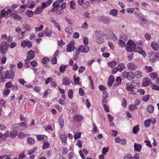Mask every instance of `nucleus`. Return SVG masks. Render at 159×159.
I'll return each mask as SVG.
<instances>
[{
  "label": "nucleus",
  "mask_w": 159,
  "mask_h": 159,
  "mask_svg": "<svg viewBox=\"0 0 159 159\" xmlns=\"http://www.w3.org/2000/svg\"><path fill=\"white\" fill-rule=\"evenodd\" d=\"M135 46V43L131 39H129L127 43L126 50L129 52H137L136 51L138 49L137 48H136Z\"/></svg>",
  "instance_id": "f257e3e1"
},
{
  "label": "nucleus",
  "mask_w": 159,
  "mask_h": 159,
  "mask_svg": "<svg viewBox=\"0 0 159 159\" xmlns=\"http://www.w3.org/2000/svg\"><path fill=\"white\" fill-rule=\"evenodd\" d=\"M9 46V44L5 41H2L0 44V51L3 54L6 52Z\"/></svg>",
  "instance_id": "f03ea898"
},
{
  "label": "nucleus",
  "mask_w": 159,
  "mask_h": 159,
  "mask_svg": "<svg viewBox=\"0 0 159 159\" xmlns=\"http://www.w3.org/2000/svg\"><path fill=\"white\" fill-rule=\"evenodd\" d=\"M121 76L124 78H127L129 80H131L134 76V73L132 71L127 72L124 71L121 74Z\"/></svg>",
  "instance_id": "7ed1b4c3"
},
{
  "label": "nucleus",
  "mask_w": 159,
  "mask_h": 159,
  "mask_svg": "<svg viewBox=\"0 0 159 159\" xmlns=\"http://www.w3.org/2000/svg\"><path fill=\"white\" fill-rule=\"evenodd\" d=\"M95 40L98 44H100L103 42V39L101 37V34H100L98 31H96Z\"/></svg>",
  "instance_id": "20e7f679"
},
{
  "label": "nucleus",
  "mask_w": 159,
  "mask_h": 159,
  "mask_svg": "<svg viewBox=\"0 0 159 159\" xmlns=\"http://www.w3.org/2000/svg\"><path fill=\"white\" fill-rule=\"evenodd\" d=\"M79 52L87 53L89 50V47L86 45H80L79 48Z\"/></svg>",
  "instance_id": "39448f33"
},
{
  "label": "nucleus",
  "mask_w": 159,
  "mask_h": 159,
  "mask_svg": "<svg viewBox=\"0 0 159 159\" xmlns=\"http://www.w3.org/2000/svg\"><path fill=\"white\" fill-rule=\"evenodd\" d=\"M75 48L74 43L73 42L71 41L67 45L66 50L67 52H70L73 51Z\"/></svg>",
  "instance_id": "423d86ee"
},
{
  "label": "nucleus",
  "mask_w": 159,
  "mask_h": 159,
  "mask_svg": "<svg viewBox=\"0 0 159 159\" xmlns=\"http://www.w3.org/2000/svg\"><path fill=\"white\" fill-rule=\"evenodd\" d=\"M21 45L23 48H25L28 47L29 48H30L32 47V43L31 42L29 41H26L24 40L21 42Z\"/></svg>",
  "instance_id": "0eeeda50"
},
{
  "label": "nucleus",
  "mask_w": 159,
  "mask_h": 159,
  "mask_svg": "<svg viewBox=\"0 0 159 159\" xmlns=\"http://www.w3.org/2000/svg\"><path fill=\"white\" fill-rule=\"evenodd\" d=\"M14 71L13 70H7L5 75L7 79H11L14 77Z\"/></svg>",
  "instance_id": "6e6552de"
},
{
  "label": "nucleus",
  "mask_w": 159,
  "mask_h": 159,
  "mask_svg": "<svg viewBox=\"0 0 159 159\" xmlns=\"http://www.w3.org/2000/svg\"><path fill=\"white\" fill-rule=\"evenodd\" d=\"M149 61L151 62L155 61L157 55L154 52L152 51L150 52H149Z\"/></svg>",
  "instance_id": "1a4fd4ad"
},
{
  "label": "nucleus",
  "mask_w": 159,
  "mask_h": 159,
  "mask_svg": "<svg viewBox=\"0 0 159 159\" xmlns=\"http://www.w3.org/2000/svg\"><path fill=\"white\" fill-rule=\"evenodd\" d=\"M151 83V80L148 77H146L143 80L142 85L145 87L148 86Z\"/></svg>",
  "instance_id": "9d476101"
},
{
  "label": "nucleus",
  "mask_w": 159,
  "mask_h": 159,
  "mask_svg": "<svg viewBox=\"0 0 159 159\" xmlns=\"http://www.w3.org/2000/svg\"><path fill=\"white\" fill-rule=\"evenodd\" d=\"M35 57V53L32 50H30L28 51L27 54V58L30 60L33 59Z\"/></svg>",
  "instance_id": "9b49d317"
},
{
  "label": "nucleus",
  "mask_w": 159,
  "mask_h": 159,
  "mask_svg": "<svg viewBox=\"0 0 159 159\" xmlns=\"http://www.w3.org/2000/svg\"><path fill=\"white\" fill-rule=\"evenodd\" d=\"M127 66L129 70L132 71H134L137 69V66L132 62L128 63L127 65Z\"/></svg>",
  "instance_id": "f8f14e48"
},
{
  "label": "nucleus",
  "mask_w": 159,
  "mask_h": 159,
  "mask_svg": "<svg viewBox=\"0 0 159 159\" xmlns=\"http://www.w3.org/2000/svg\"><path fill=\"white\" fill-rule=\"evenodd\" d=\"M140 84L139 83V80H136L133 81L131 83V85L134 88L137 89L139 87Z\"/></svg>",
  "instance_id": "ddd939ff"
},
{
  "label": "nucleus",
  "mask_w": 159,
  "mask_h": 159,
  "mask_svg": "<svg viewBox=\"0 0 159 159\" xmlns=\"http://www.w3.org/2000/svg\"><path fill=\"white\" fill-rule=\"evenodd\" d=\"M134 147L135 151L139 152L141 151L142 146L141 144L136 143H134Z\"/></svg>",
  "instance_id": "4468645a"
},
{
  "label": "nucleus",
  "mask_w": 159,
  "mask_h": 159,
  "mask_svg": "<svg viewBox=\"0 0 159 159\" xmlns=\"http://www.w3.org/2000/svg\"><path fill=\"white\" fill-rule=\"evenodd\" d=\"M115 79L113 76L111 75L108 78L107 84L109 87H111L113 82L114 81Z\"/></svg>",
  "instance_id": "2eb2a0df"
},
{
  "label": "nucleus",
  "mask_w": 159,
  "mask_h": 159,
  "mask_svg": "<svg viewBox=\"0 0 159 159\" xmlns=\"http://www.w3.org/2000/svg\"><path fill=\"white\" fill-rule=\"evenodd\" d=\"M62 83L65 85H69L70 84V79L67 77H64L62 81Z\"/></svg>",
  "instance_id": "dca6fc26"
},
{
  "label": "nucleus",
  "mask_w": 159,
  "mask_h": 159,
  "mask_svg": "<svg viewBox=\"0 0 159 159\" xmlns=\"http://www.w3.org/2000/svg\"><path fill=\"white\" fill-rule=\"evenodd\" d=\"M151 45L152 48L155 50L157 51L158 50L159 48V45L157 43L153 42L151 43Z\"/></svg>",
  "instance_id": "f3484780"
},
{
  "label": "nucleus",
  "mask_w": 159,
  "mask_h": 159,
  "mask_svg": "<svg viewBox=\"0 0 159 159\" xmlns=\"http://www.w3.org/2000/svg\"><path fill=\"white\" fill-rule=\"evenodd\" d=\"M23 26L24 29L27 31H31L32 30L31 25L26 23L23 24Z\"/></svg>",
  "instance_id": "a211bd4d"
},
{
  "label": "nucleus",
  "mask_w": 159,
  "mask_h": 159,
  "mask_svg": "<svg viewBox=\"0 0 159 159\" xmlns=\"http://www.w3.org/2000/svg\"><path fill=\"white\" fill-rule=\"evenodd\" d=\"M61 139L62 141V143L64 145L67 143L66 139L67 136L66 135L62 134L60 136Z\"/></svg>",
  "instance_id": "6ab92c4d"
},
{
  "label": "nucleus",
  "mask_w": 159,
  "mask_h": 159,
  "mask_svg": "<svg viewBox=\"0 0 159 159\" xmlns=\"http://www.w3.org/2000/svg\"><path fill=\"white\" fill-rule=\"evenodd\" d=\"M134 75L137 78L140 79L142 77L143 74L140 71L137 70L135 72Z\"/></svg>",
  "instance_id": "aec40b11"
},
{
  "label": "nucleus",
  "mask_w": 159,
  "mask_h": 159,
  "mask_svg": "<svg viewBox=\"0 0 159 159\" xmlns=\"http://www.w3.org/2000/svg\"><path fill=\"white\" fill-rule=\"evenodd\" d=\"M52 33V30L48 28H47L45 31V35L48 37L51 36Z\"/></svg>",
  "instance_id": "412c9836"
},
{
  "label": "nucleus",
  "mask_w": 159,
  "mask_h": 159,
  "mask_svg": "<svg viewBox=\"0 0 159 159\" xmlns=\"http://www.w3.org/2000/svg\"><path fill=\"white\" fill-rule=\"evenodd\" d=\"M83 117L81 116L76 115L73 117V120L77 121H80L83 119Z\"/></svg>",
  "instance_id": "4be33fe9"
},
{
  "label": "nucleus",
  "mask_w": 159,
  "mask_h": 159,
  "mask_svg": "<svg viewBox=\"0 0 159 159\" xmlns=\"http://www.w3.org/2000/svg\"><path fill=\"white\" fill-rule=\"evenodd\" d=\"M117 67L119 69V71L121 72L124 70L125 69L124 64L123 63H121L119 64Z\"/></svg>",
  "instance_id": "5701e85b"
},
{
  "label": "nucleus",
  "mask_w": 159,
  "mask_h": 159,
  "mask_svg": "<svg viewBox=\"0 0 159 159\" xmlns=\"http://www.w3.org/2000/svg\"><path fill=\"white\" fill-rule=\"evenodd\" d=\"M28 143L30 145H33L35 143L34 139L32 137L28 138L27 139Z\"/></svg>",
  "instance_id": "b1692460"
},
{
  "label": "nucleus",
  "mask_w": 159,
  "mask_h": 159,
  "mask_svg": "<svg viewBox=\"0 0 159 159\" xmlns=\"http://www.w3.org/2000/svg\"><path fill=\"white\" fill-rule=\"evenodd\" d=\"M148 111L150 113H152L154 111V107L152 105H149L147 108Z\"/></svg>",
  "instance_id": "393cba45"
},
{
  "label": "nucleus",
  "mask_w": 159,
  "mask_h": 159,
  "mask_svg": "<svg viewBox=\"0 0 159 159\" xmlns=\"http://www.w3.org/2000/svg\"><path fill=\"white\" fill-rule=\"evenodd\" d=\"M101 21L104 24L108 23L110 22V20L107 17H102L101 18Z\"/></svg>",
  "instance_id": "a878e982"
},
{
  "label": "nucleus",
  "mask_w": 159,
  "mask_h": 159,
  "mask_svg": "<svg viewBox=\"0 0 159 159\" xmlns=\"http://www.w3.org/2000/svg\"><path fill=\"white\" fill-rule=\"evenodd\" d=\"M139 125H137L133 127L132 132L134 134H137L139 132Z\"/></svg>",
  "instance_id": "bb28decb"
},
{
  "label": "nucleus",
  "mask_w": 159,
  "mask_h": 159,
  "mask_svg": "<svg viewBox=\"0 0 159 159\" xmlns=\"http://www.w3.org/2000/svg\"><path fill=\"white\" fill-rule=\"evenodd\" d=\"M117 63L115 61H112L108 62V65L110 67L113 68L116 65Z\"/></svg>",
  "instance_id": "cd10ccee"
},
{
  "label": "nucleus",
  "mask_w": 159,
  "mask_h": 159,
  "mask_svg": "<svg viewBox=\"0 0 159 159\" xmlns=\"http://www.w3.org/2000/svg\"><path fill=\"white\" fill-rule=\"evenodd\" d=\"M30 59H25L24 61V66L25 68H28L30 66V64H29Z\"/></svg>",
  "instance_id": "c85d7f7f"
},
{
  "label": "nucleus",
  "mask_w": 159,
  "mask_h": 159,
  "mask_svg": "<svg viewBox=\"0 0 159 159\" xmlns=\"http://www.w3.org/2000/svg\"><path fill=\"white\" fill-rule=\"evenodd\" d=\"M50 61V59L47 57H44L41 60V62L43 64H46Z\"/></svg>",
  "instance_id": "c756f323"
},
{
  "label": "nucleus",
  "mask_w": 159,
  "mask_h": 159,
  "mask_svg": "<svg viewBox=\"0 0 159 159\" xmlns=\"http://www.w3.org/2000/svg\"><path fill=\"white\" fill-rule=\"evenodd\" d=\"M149 75L151 78L153 80L156 79L158 76L157 73L154 72L151 73H150Z\"/></svg>",
  "instance_id": "7c9ffc66"
},
{
  "label": "nucleus",
  "mask_w": 159,
  "mask_h": 159,
  "mask_svg": "<svg viewBox=\"0 0 159 159\" xmlns=\"http://www.w3.org/2000/svg\"><path fill=\"white\" fill-rule=\"evenodd\" d=\"M7 79V78L5 75V74L4 75L3 73L2 75H0V82H4Z\"/></svg>",
  "instance_id": "2f4dec72"
},
{
  "label": "nucleus",
  "mask_w": 159,
  "mask_h": 159,
  "mask_svg": "<svg viewBox=\"0 0 159 159\" xmlns=\"http://www.w3.org/2000/svg\"><path fill=\"white\" fill-rule=\"evenodd\" d=\"M59 123L61 128H62L64 125V122L63 120L62 117H60L59 119Z\"/></svg>",
  "instance_id": "473e14b6"
},
{
  "label": "nucleus",
  "mask_w": 159,
  "mask_h": 159,
  "mask_svg": "<svg viewBox=\"0 0 159 159\" xmlns=\"http://www.w3.org/2000/svg\"><path fill=\"white\" fill-rule=\"evenodd\" d=\"M136 52L142 54L144 57H145L146 56L145 53L143 50L142 48H141V47H140L139 49H138L137 51H136Z\"/></svg>",
  "instance_id": "72a5a7b5"
},
{
  "label": "nucleus",
  "mask_w": 159,
  "mask_h": 159,
  "mask_svg": "<svg viewBox=\"0 0 159 159\" xmlns=\"http://www.w3.org/2000/svg\"><path fill=\"white\" fill-rule=\"evenodd\" d=\"M117 11L116 9H113L110 11L109 14L112 16H116L117 15Z\"/></svg>",
  "instance_id": "f704fd0d"
},
{
  "label": "nucleus",
  "mask_w": 159,
  "mask_h": 159,
  "mask_svg": "<svg viewBox=\"0 0 159 159\" xmlns=\"http://www.w3.org/2000/svg\"><path fill=\"white\" fill-rule=\"evenodd\" d=\"M145 126L146 127L148 128L149 127L151 124V120L148 119L144 122Z\"/></svg>",
  "instance_id": "c9c22d12"
},
{
  "label": "nucleus",
  "mask_w": 159,
  "mask_h": 159,
  "mask_svg": "<svg viewBox=\"0 0 159 159\" xmlns=\"http://www.w3.org/2000/svg\"><path fill=\"white\" fill-rule=\"evenodd\" d=\"M7 14V12L5 10L3 9L0 12V15L1 17H4Z\"/></svg>",
  "instance_id": "e433bc0d"
},
{
  "label": "nucleus",
  "mask_w": 159,
  "mask_h": 159,
  "mask_svg": "<svg viewBox=\"0 0 159 159\" xmlns=\"http://www.w3.org/2000/svg\"><path fill=\"white\" fill-rule=\"evenodd\" d=\"M67 67V65L61 66L60 67V71L61 73H63L65 70L66 68Z\"/></svg>",
  "instance_id": "4c0bfd02"
},
{
  "label": "nucleus",
  "mask_w": 159,
  "mask_h": 159,
  "mask_svg": "<svg viewBox=\"0 0 159 159\" xmlns=\"http://www.w3.org/2000/svg\"><path fill=\"white\" fill-rule=\"evenodd\" d=\"M129 110L131 111H133L137 109V107L135 105L132 104L129 106Z\"/></svg>",
  "instance_id": "58836bf2"
},
{
  "label": "nucleus",
  "mask_w": 159,
  "mask_h": 159,
  "mask_svg": "<svg viewBox=\"0 0 159 159\" xmlns=\"http://www.w3.org/2000/svg\"><path fill=\"white\" fill-rule=\"evenodd\" d=\"M50 146V144L48 142H45L43 143V149L48 148Z\"/></svg>",
  "instance_id": "ea45409f"
},
{
  "label": "nucleus",
  "mask_w": 159,
  "mask_h": 159,
  "mask_svg": "<svg viewBox=\"0 0 159 159\" xmlns=\"http://www.w3.org/2000/svg\"><path fill=\"white\" fill-rule=\"evenodd\" d=\"M9 134L11 136L13 137H15L17 135V132L16 130H13L10 131Z\"/></svg>",
  "instance_id": "a19ab883"
},
{
  "label": "nucleus",
  "mask_w": 159,
  "mask_h": 159,
  "mask_svg": "<svg viewBox=\"0 0 159 159\" xmlns=\"http://www.w3.org/2000/svg\"><path fill=\"white\" fill-rule=\"evenodd\" d=\"M74 53H75V54L74 55V57L73 58L74 60H75L78 58L79 53L78 51L77 50H76L75 52H74Z\"/></svg>",
  "instance_id": "79ce46f5"
},
{
  "label": "nucleus",
  "mask_w": 159,
  "mask_h": 159,
  "mask_svg": "<svg viewBox=\"0 0 159 159\" xmlns=\"http://www.w3.org/2000/svg\"><path fill=\"white\" fill-rule=\"evenodd\" d=\"M149 95H146L143 96V101L144 102H147L149 100Z\"/></svg>",
  "instance_id": "37998d69"
},
{
  "label": "nucleus",
  "mask_w": 159,
  "mask_h": 159,
  "mask_svg": "<svg viewBox=\"0 0 159 159\" xmlns=\"http://www.w3.org/2000/svg\"><path fill=\"white\" fill-rule=\"evenodd\" d=\"M43 10L41 7H38L34 12V13L35 14H39Z\"/></svg>",
  "instance_id": "c03bdc74"
},
{
  "label": "nucleus",
  "mask_w": 159,
  "mask_h": 159,
  "mask_svg": "<svg viewBox=\"0 0 159 159\" xmlns=\"http://www.w3.org/2000/svg\"><path fill=\"white\" fill-rule=\"evenodd\" d=\"M73 90L71 89H69L68 92V96L70 98H71L73 97Z\"/></svg>",
  "instance_id": "a18cd8bd"
},
{
  "label": "nucleus",
  "mask_w": 159,
  "mask_h": 159,
  "mask_svg": "<svg viewBox=\"0 0 159 159\" xmlns=\"http://www.w3.org/2000/svg\"><path fill=\"white\" fill-rule=\"evenodd\" d=\"M90 5V3L89 1H86L85 3L83 5V7L84 9H86L89 7Z\"/></svg>",
  "instance_id": "49530a36"
},
{
  "label": "nucleus",
  "mask_w": 159,
  "mask_h": 159,
  "mask_svg": "<svg viewBox=\"0 0 159 159\" xmlns=\"http://www.w3.org/2000/svg\"><path fill=\"white\" fill-rule=\"evenodd\" d=\"M75 2L71 1L70 3V8L73 9H75Z\"/></svg>",
  "instance_id": "de8ad7c7"
},
{
  "label": "nucleus",
  "mask_w": 159,
  "mask_h": 159,
  "mask_svg": "<svg viewBox=\"0 0 159 159\" xmlns=\"http://www.w3.org/2000/svg\"><path fill=\"white\" fill-rule=\"evenodd\" d=\"M26 14L29 17H31L33 15V12L31 11H26Z\"/></svg>",
  "instance_id": "09e8293b"
},
{
  "label": "nucleus",
  "mask_w": 159,
  "mask_h": 159,
  "mask_svg": "<svg viewBox=\"0 0 159 159\" xmlns=\"http://www.w3.org/2000/svg\"><path fill=\"white\" fill-rule=\"evenodd\" d=\"M145 69L146 70V71L147 72H149L153 70L152 67L150 66H146Z\"/></svg>",
  "instance_id": "8fccbe9b"
},
{
  "label": "nucleus",
  "mask_w": 159,
  "mask_h": 159,
  "mask_svg": "<svg viewBox=\"0 0 159 159\" xmlns=\"http://www.w3.org/2000/svg\"><path fill=\"white\" fill-rule=\"evenodd\" d=\"M75 74L74 75V83L75 84H79V80L80 79V78L79 77L75 78Z\"/></svg>",
  "instance_id": "3c124183"
},
{
  "label": "nucleus",
  "mask_w": 159,
  "mask_h": 159,
  "mask_svg": "<svg viewBox=\"0 0 159 159\" xmlns=\"http://www.w3.org/2000/svg\"><path fill=\"white\" fill-rule=\"evenodd\" d=\"M118 44L120 46L123 47L125 45V43L122 40H119Z\"/></svg>",
  "instance_id": "603ef678"
},
{
  "label": "nucleus",
  "mask_w": 159,
  "mask_h": 159,
  "mask_svg": "<svg viewBox=\"0 0 159 159\" xmlns=\"http://www.w3.org/2000/svg\"><path fill=\"white\" fill-rule=\"evenodd\" d=\"M85 70V67L84 66H81L80 67L79 70L78 71L80 73H83Z\"/></svg>",
  "instance_id": "864d4df0"
},
{
  "label": "nucleus",
  "mask_w": 159,
  "mask_h": 159,
  "mask_svg": "<svg viewBox=\"0 0 159 159\" xmlns=\"http://www.w3.org/2000/svg\"><path fill=\"white\" fill-rule=\"evenodd\" d=\"M81 134L80 132H78L75 133L74 135V138L75 139H78L80 137Z\"/></svg>",
  "instance_id": "5fc2aeb1"
},
{
  "label": "nucleus",
  "mask_w": 159,
  "mask_h": 159,
  "mask_svg": "<svg viewBox=\"0 0 159 159\" xmlns=\"http://www.w3.org/2000/svg\"><path fill=\"white\" fill-rule=\"evenodd\" d=\"M43 25H40V26L38 27H36L35 28V31L36 32H39L41 31L43 28Z\"/></svg>",
  "instance_id": "6e6d98bb"
},
{
  "label": "nucleus",
  "mask_w": 159,
  "mask_h": 159,
  "mask_svg": "<svg viewBox=\"0 0 159 159\" xmlns=\"http://www.w3.org/2000/svg\"><path fill=\"white\" fill-rule=\"evenodd\" d=\"M52 6L53 7L56 8V10H58L57 8L59 7L60 5L56 2H54L52 4Z\"/></svg>",
  "instance_id": "4d7b16f0"
},
{
  "label": "nucleus",
  "mask_w": 159,
  "mask_h": 159,
  "mask_svg": "<svg viewBox=\"0 0 159 159\" xmlns=\"http://www.w3.org/2000/svg\"><path fill=\"white\" fill-rule=\"evenodd\" d=\"M83 41L84 45H87L88 44V38L87 37H85L83 38Z\"/></svg>",
  "instance_id": "13d9d810"
},
{
  "label": "nucleus",
  "mask_w": 159,
  "mask_h": 159,
  "mask_svg": "<svg viewBox=\"0 0 159 159\" xmlns=\"http://www.w3.org/2000/svg\"><path fill=\"white\" fill-rule=\"evenodd\" d=\"M10 92V90L9 89H5L3 92V95L5 97H7L9 94Z\"/></svg>",
  "instance_id": "bf43d9fd"
},
{
  "label": "nucleus",
  "mask_w": 159,
  "mask_h": 159,
  "mask_svg": "<svg viewBox=\"0 0 159 159\" xmlns=\"http://www.w3.org/2000/svg\"><path fill=\"white\" fill-rule=\"evenodd\" d=\"M82 28L84 30H87L89 28L88 25L86 22H85L82 25Z\"/></svg>",
  "instance_id": "052dcab7"
},
{
  "label": "nucleus",
  "mask_w": 159,
  "mask_h": 159,
  "mask_svg": "<svg viewBox=\"0 0 159 159\" xmlns=\"http://www.w3.org/2000/svg\"><path fill=\"white\" fill-rule=\"evenodd\" d=\"M30 64L33 67H36L37 65V62L34 61L33 60L30 62Z\"/></svg>",
  "instance_id": "680f3d73"
},
{
  "label": "nucleus",
  "mask_w": 159,
  "mask_h": 159,
  "mask_svg": "<svg viewBox=\"0 0 159 159\" xmlns=\"http://www.w3.org/2000/svg\"><path fill=\"white\" fill-rule=\"evenodd\" d=\"M37 138L39 140L42 141L44 140V138L43 135H37Z\"/></svg>",
  "instance_id": "e2e57ef3"
},
{
  "label": "nucleus",
  "mask_w": 159,
  "mask_h": 159,
  "mask_svg": "<svg viewBox=\"0 0 159 159\" xmlns=\"http://www.w3.org/2000/svg\"><path fill=\"white\" fill-rule=\"evenodd\" d=\"M58 45L61 47L62 46L65 45V43L63 41L62 39H61L59 41H58Z\"/></svg>",
  "instance_id": "0e129e2a"
},
{
  "label": "nucleus",
  "mask_w": 159,
  "mask_h": 159,
  "mask_svg": "<svg viewBox=\"0 0 159 159\" xmlns=\"http://www.w3.org/2000/svg\"><path fill=\"white\" fill-rule=\"evenodd\" d=\"M26 135L23 132H20L18 134V137L20 139H22L25 137Z\"/></svg>",
  "instance_id": "69168bd1"
},
{
  "label": "nucleus",
  "mask_w": 159,
  "mask_h": 159,
  "mask_svg": "<svg viewBox=\"0 0 159 159\" xmlns=\"http://www.w3.org/2000/svg\"><path fill=\"white\" fill-rule=\"evenodd\" d=\"M0 159H17V158H15L14 159H11L7 156L2 155L0 156Z\"/></svg>",
  "instance_id": "338daca9"
},
{
  "label": "nucleus",
  "mask_w": 159,
  "mask_h": 159,
  "mask_svg": "<svg viewBox=\"0 0 159 159\" xmlns=\"http://www.w3.org/2000/svg\"><path fill=\"white\" fill-rule=\"evenodd\" d=\"M124 159H133V157L132 156V155L129 154H127L126 156L124 158Z\"/></svg>",
  "instance_id": "774afa93"
}]
</instances>
